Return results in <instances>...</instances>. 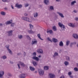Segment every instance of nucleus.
<instances>
[{
  "instance_id": "obj_1",
  "label": "nucleus",
  "mask_w": 78,
  "mask_h": 78,
  "mask_svg": "<svg viewBox=\"0 0 78 78\" xmlns=\"http://www.w3.org/2000/svg\"><path fill=\"white\" fill-rule=\"evenodd\" d=\"M68 25L69 26V27H72V28L76 27L78 26V24L77 23H75L73 24L72 23H68Z\"/></svg>"
},
{
  "instance_id": "obj_2",
  "label": "nucleus",
  "mask_w": 78,
  "mask_h": 78,
  "mask_svg": "<svg viewBox=\"0 0 78 78\" xmlns=\"http://www.w3.org/2000/svg\"><path fill=\"white\" fill-rule=\"evenodd\" d=\"M22 20H25V21H27L29 22H32V20L30 19L29 18L25 17H22Z\"/></svg>"
},
{
  "instance_id": "obj_3",
  "label": "nucleus",
  "mask_w": 78,
  "mask_h": 78,
  "mask_svg": "<svg viewBox=\"0 0 78 78\" xmlns=\"http://www.w3.org/2000/svg\"><path fill=\"white\" fill-rule=\"evenodd\" d=\"M58 26L61 28V29L62 30V31H65V30H66V27H65V26L63 24L59 22L58 23Z\"/></svg>"
},
{
  "instance_id": "obj_4",
  "label": "nucleus",
  "mask_w": 78,
  "mask_h": 78,
  "mask_svg": "<svg viewBox=\"0 0 78 78\" xmlns=\"http://www.w3.org/2000/svg\"><path fill=\"white\" fill-rule=\"evenodd\" d=\"M40 76H42L44 74V70L41 69H39L38 70Z\"/></svg>"
},
{
  "instance_id": "obj_5",
  "label": "nucleus",
  "mask_w": 78,
  "mask_h": 78,
  "mask_svg": "<svg viewBox=\"0 0 78 78\" xmlns=\"http://www.w3.org/2000/svg\"><path fill=\"white\" fill-rule=\"evenodd\" d=\"M5 47L7 48V50L8 51L9 53L11 55H12V51H11V50L9 48V45H6L5 46Z\"/></svg>"
},
{
  "instance_id": "obj_6",
  "label": "nucleus",
  "mask_w": 78,
  "mask_h": 78,
  "mask_svg": "<svg viewBox=\"0 0 78 78\" xmlns=\"http://www.w3.org/2000/svg\"><path fill=\"white\" fill-rule=\"evenodd\" d=\"M49 78H54L55 77V75L53 73H49L48 74Z\"/></svg>"
},
{
  "instance_id": "obj_7",
  "label": "nucleus",
  "mask_w": 78,
  "mask_h": 78,
  "mask_svg": "<svg viewBox=\"0 0 78 78\" xmlns=\"http://www.w3.org/2000/svg\"><path fill=\"white\" fill-rule=\"evenodd\" d=\"M37 41L36 40V39H34L32 40L31 42V44L33 45V44H37Z\"/></svg>"
},
{
  "instance_id": "obj_8",
  "label": "nucleus",
  "mask_w": 78,
  "mask_h": 78,
  "mask_svg": "<svg viewBox=\"0 0 78 78\" xmlns=\"http://www.w3.org/2000/svg\"><path fill=\"white\" fill-rule=\"evenodd\" d=\"M12 23V20H10L9 21H7L5 22V24H6V25H10Z\"/></svg>"
},
{
  "instance_id": "obj_9",
  "label": "nucleus",
  "mask_w": 78,
  "mask_h": 78,
  "mask_svg": "<svg viewBox=\"0 0 78 78\" xmlns=\"http://www.w3.org/2000/svg\"><path fill=\"white\" fill-rule=\"evenodd\" d=\"M13 31L12 30H9L7 31V33L8 34V35L9 36H11L12 35V33Z\"/></svg>"
},
{
  "instance_id": "obj_10",
  "label": "nucleus",
  "mask_w": 78,
  "mask_h": 78,
  "mask_svg": "<svg viewBox=\"0 0 78 78\" xmlns=\"http://www.w3.org/2000/svg\"><path fill=\"white\" fill-rule=\"evenodd\" d=\"M32 59H34V60H36V61H37V62H38L40 60L39 58L36 56L33 57H32Z\"/></svg>"
},
{
  "instance_id": "obj_11",
  "label": "nucleus",
  "mask_w": 78,
  "mask_h": 78,
  "mask_svg": "<svg viewBox=\"0 0 78 78\" xmlns=\"http://www.w3.org/2000/svg\"><path fill=\"white\" fill-rule=\"evenodd\" d=\"M4 75V71H0V78H3V76Z\"/></svg>"
},
{
  "instance_id": "obj_12",
  "label": "nucleus",
  "mask_w": 78,
  "mask_h": 78,
  "mask_svg": "<svg viewBox=\"0 0 78 78\" xmlns=\"http://www.w3.org/2000/svg\"><path fill=\"white\" fill-rule=\"evenodd\" d=\"M19 63H20V65L22 67H25V64L24 63L21 61L19 62Z\"/></svg>"
},
{
  "instance_id": "obj_13",
  "label": "nucleus",
  "mask_w": 78,
  "mask_h": 78,
  "mask_svg": "<svg viewBox=\"0 0 78 78\" xmlns=\"http://www.w3.org/2000/svg\"><path fill=\"white\" fill-rule=\"evenodd\" d=\"M57 13L58 14V15H59V16L62 18H64V15H63V14H62V13L59 12H57Z\"/></svg>"
},
{
  "instance_id": "obj_14",
  "label": "nucleus",
  "mask_w": 78,
  "mask_h": 78,
  "mask_svg": "<svg viewBox=\"0 0 78 78\" xmlns=\"http://www.w3.org/2000/svg\"><path fill=\"white\" fill-rule=\"evenodd\" d=\"M52 41L54 43H56V42H58V40L55 38H52Z\"/></svg>"
},
{
  "instance_id": "obj_15",
  "label": "nucleus",
  "mask_w": 78,
  "mask_h": 78,
  "mask_svg": "<svg viewBox=\"0 0 78 78\" xmlns=\"http://www.w3.org/2000/svg\"><path fill=\"white\" fill-rule=\"evenodd\" d=\"M20 78H25V74H21L19 76Z\"/></svg>"
},
{
  "instance_id": "obj_16",
  "label": "nucleus",
  "mask_w": 78,
  "mask_h": 78,
  "mask_svg": "<svg viewBox=\"0 0 78 78\" xmlns=\"http://www.w3.org/2000/svg\"><path fill=\"white\" fill-rule=\"evenodd\" d=\"M15 6L18 9L21 8L22 7V5H19L18 4H16Z\"/></svg>"
},
{
  "instance_id": "obj_17",
  "label": "nucleus",
  "mask_w": 78,
  "mask_h": 78,
  "mask_svg": "<svg viewBox=\"0 0 78 78\" xmlns=\"http://www.w3.org/2000/svg\"><path fill=\"white\" fill-rule=\"evenodd\" d=\"M37 52L38 53H43V51L41 49H39L37 51Z\"/></svg>"
},
{
  "instance_id": "obj_18",
  "label": "nucleus",
  "mask_w": 78,
  "mask_h": 78,
  "mask_svg": "<svg viewBox=\"0 0 78 78\" xmlns=\"http://www.w3.org/2000/svg\"><path fill=\"white\" fill-rule=\"evenodd\" d=\"M73 37L74 39H78V35L76 34H73Z\"/></svg>"
},
{
  "instance_id": "obj_19",
  "label": "nucleus",
  "mask_w": 78,
  "mask_h": 78,
  "mask_svg": "<svg viewBox=\"0 0 78 78\" xmlns=\"http://www.w3.org/2000/svg\"><path fill=\"white\" fill-rule=\"evenodd\" d=\"M32 63L33 65V66H34L35 67H36V66H37V62H36L35 61H32Z\"/></svg>"
},
{
  "instance_id": "obj_20",
  "label": "nucleus",
  "mask_w": 78,
  "mask_h": 78,
  "mask_svg": "<svg viewBox=\"0 0 78 78\" xmlns=\"http://www.w3.org/2000/svg\"><path fill=\"white\" fill-rule=\"evenodd\" d=\"M28 32L29 34H33V33H34V32L32 30V29H30V30H28Z\"/></svg>"
},
{
  "instance_id": "obj_21",
  "label": "nucleus",
  "mask_w": 78,
  "mask_h": 78,
  "mask_svg": "<svg viewBox=\"0 0 78 78\" xmlns=\"http://www.w3.org/2000/svg\"><path fill=\"white\" fill-rule=\"evenodd\" d=\"M37 16H38V13L37 12L36 13H34V17L35 18H36V17H37Z\"/></svg>"
},
{
  "instance_id": "obj_22",
  "label": "nucleus",
  "mask_w": 78,
  "mask_h": 78,
  "mask_svg": "<svg viewBox=\"0 0 78 78\" xmlns=\"http://www.w3.org/2000/svg\"><path fill=\"white\" fill-rule=\"evenodd\" d=\"M59 45L60 47H63V46H64V44H63V42H62V41L60 42L59 43Z\"/></svg>"
},
{
  "instance_id": "obj_23",
  "label": "nucleus",
  "mask_w": 78,
  "mask_h": 78,
  "mask_svg": "<svg viewBox=\"0 0 78 78\" xmlns=\"http://www.w3.org/2000/svg\"><path fill=\"white\" fill-rule=\"evenodd\" d=\"M57 56H58V53L56 52H55L54 53V55H53V57L55 58V57Z\"/></svg>"
},
{
  "instance_id": "obj_24",
  "label": "nucleus",
  "mask_w": 78,
  "mask_h": 78,
  "mask_svg": "<svg viewBox=\"0 0 78 78\" xmlns=\"http://www.w3.org/2000/svg\"><path fill=\"white\" fill-rule=\"evenodd\" d=\"M70 41L69 40H67L66 42V46H69V44H70Z\"/></svg>"
},
{
  "instance_id": "obj_25",
  "label": "nucleus",
  "mask_w": 78,
  "mask_h": 78,
  "mask_svg": "<svg viewBox=\"0 0 78 78\" xmlns=\"http://www.w3.org/2000/svg\"><path fill=\"white\" fill-rule=\"evenodd\" d=\"M44 69L45 70H48L49 69V67L47 66H46L44 67Z\"/></svg>"
},
{
  "instance_id": "obj_26",
  "label": "nucleus",
  "mask_w": 78,
  "mask_h": 78,
  "mask_svg": "<svg viewBox=\"0 0 78 78\" xmlns=\"http://www.w3.org/2000/svg\"><path fill=\"white\" fill-rule=\"evenodd\" d=\"M29 27L30 29V30H32V29H33V25L31 24H29Z\"/></svg>"
},
{
  "instance_id": "obj_27",
  "label": "nucleus",
  "mask_w": 78,
  "mask_h": 78,
  "mask_svg": "<svg viewBox=\"0 0 78 78\" xmlns=\"http://www.w3.org/2000/svg\"><path fill=\"white\" fill-rule=\"evenodd\" d=\"M44 2L45 5H48V3H49V0H44Z\"/></svg>"
},
{
  "instance_id": "obj_28",
  "label": "nucleus",
  "mask_w": 78,
  "mask_h": 78,
  "mask_svg": "<svg viewBox=\"0 0 78 78\" xmlns=\"http://www.w3.org/2000/svg\"><path fill=\"white\" fill-rule=\"evenodd\" d=\"M30 68L31 71H34V70H35L34 68L32 66H30Z\"/></svg>"
},
{
  "instance_id": "obj_29",
  "label": "nucleus",
  "mask_w": 78,
  "mask_h": 78,
  "mask_svg": "<svg viewBox=\"0 0 78 78\" xmlns=\"http://www.w3.org/2000/svg\"><path fill=\"white\" fill-rule=\"evenodd\" d=\"M37 36L39 39H40V40H41V41H43V40H44L41 37V35H40V34H38Z\"/></svg>"
},
{
  "instance_id": "obj_30",
  "label": "nucleus",
  "mask_w": 78,
  "mask_h": 78,
  "mask_svg": "<svg viewBox=\"0 0 78 78\" xmlns=\"http://www.w3.org/2000/svg\"><path fill=\"white\" fill-rule=\"evenodd\" d=\"M52 29L53 30H54V31H55L57 30V29H56V27L55 26H54L52 27Z\"/></svg>"
},
{
  "instance_id": "obj_31",
  "label": "nucleus",
  "mask_w": 78,
  "mask_h": 78,
  "mask_svg": "<svg viewBox=\"0 0 78 78\" xmlns=\"http://www.w3.org/2000/svg\"><path fill=\"white\" fill-rule=\"evenodd\" d=\"M1 14L2 16H5L6 15V13L3 11L1 12Z\"/></svg>"
},
{
  "instance_id": "obj_32",
  "label": "nucleus",
  "mask_w": 78,
  "mask_h": 78,
  "mask_svg": "<svg viewBox=\"0 0 78 78\" xmlns=\"http://www.w3.org/2000/svg\"><path fill=\"white\" fill-rule=\"evenodd\" d=\"M64 64L65 66H68V65L69 64V62H67V61H65L64 62Z\"/></svg>"
},
{
  "instance_id": "obj_33",
  "label": "nucleus",
  "mask_w": 78,
  "mask_h": 78,
  "mask_svg": "<svg viewBox=\"0 0 78 78\" xmlns=\"http://www.w3.org/2000/svg\"><path fill=\"white\" fill-rule=\"evenodd\" d=\"M76 1H73L72 2H71V5H74L75 3H76Z\"/></svg>"
},
{
  "instance_id": "obj_34",
  "label": "nucleus",
  "mask_w": 78,
  "mask_h": 78,
  "mask_svg": "<svg viewBox=\"0 0 78 78\" xmlns=\"http://www.w3.org/2000/svg\"><path fill=\"white\" fill-rule=\"evenodd\" d=\"M18 37L19 39H22V38H23V36L21 35H18Z\"/></svg>"
},
{
  "instance_id": "obj_35",
  "label": "nucleus",
  "mask_w": 78,
  "mask_h": 78,
  "mask_svg": "<svg viewBox=\"0 0 78 78\" xmlns=\"http://www.w3.org/2000/svg\"><path fill=\"white\" fill-rule=\"evenodd\" d=\"M66 60L68 61H70V58L68 56H67L66 57Z\"/></svg>"
},
{
  "instance_id": "obj_36",
  "label": "nucleus",
  "mask_w": 78,
  "mask_h": 78,
  "mask_svg": "<svg viewBox=\"0 0 78 78\" xmlns=\"http://www.w3.org/2000/svg\"><path fill=\"white\" fill-rule=\"evenodd\" d=\"M1 58L3 59H5L7 58V57L5 55H3L1 57Z\"/></svg>"
},
{
  "instance_id": "obj_37",
  "label": "nucleus",
  "mask_w": 78,
  "mask_h": 78,
  "mask_svg": "<svg viewBox=\"0 0 78 78\" xmlns=\"http://www.w3.org/2000/svg\"><path fill=\"white\" fill-rule=\"evenodd\" d=\"M7 74V75L10 77H11V76H12V74H11L10 73H8Z\"/></svg>"
},
{
  "instance_id": "obj_38",
  "label": "nucleus",
  "mask_w": 78,
  "mask_h": 78,
  "mask_svg": "<svg viewBox=\"0 0 78 78\" xmlns=\"http://www.w3.org/2000/svg\"><path fill=\"white\" fill-rule=\"evenodd\" d=\"M24 5L25 7H27V6H29V4L28 3H26L24 4Z\"/></svg>"
},
{
  "instance_id": "obj_39",
  "label": "nucleus",
  "mask_w": 78,
  "mask_h": 78,
  "mask_svg": "<svg viewBox=\"0 0 78 78\" xmlns=\"http://www.w3.org/2000/svg\"><path fill=\"white\" fill-rule=\"evenodd\" d=\"M50 9H51V10H54V8H53V6H50Z\"/></svg>"
},
{
  "instance_id": "obj_40",
  "label": "nucleus",
  "mask_w": 78,
  "mask_h": 78,
  "mask_svg": "<svg viewBox=\"0 0 78 78\" xmlns=\"http://www.w3.org/2000/svg\"><path fill=\"white\" fill-rule=\"evenodd\" d=\"M74 71H78V69L76 67L75 68H74Z\"/></svg>"
},
{
  "instance_id": "obj_41",
  "label": "nucleus",
  "mask_w": 78,
  "mask_h": 78,
  "mask_svg": "<svg viewBox=\"0 0 78 78\" xmlns=\"http://www.w3.org/2000/svg\"><path fill=\"white\" fill-rule=\"evenodd\" d=\"M26 37L28 39H29V40H30L31 39V38H30V37L29 36L27 35Z\"/></svg>"
},
{
  "instance_id": "obj_42",
  "label": "nucleus",
  "mask_w": 78,
  "mask_h": 78,
  "mask_svg": "<svg viewBox=\"0 0 78 78\" xmlns=\"http://www.w3.org/2000/svg\"><path fill=\"white\" fill-rule=\"evenodd\" d=\"M14 25H15V23H12L11 24V27H14Z\"/></svg>"
},
{
  "instance_id": "obj_43",
  "label": "nucleus",
  "mask_w": 78,
  "mask_h": 78,
  "mask_svg": "<svg viewBox=\"0 0 78 78\" xmlns=\"http://www.w3.org/2000/svg\"><path fill=\"white\" fill-rule=\"evenodd\" d=\"M47 39L49 41H50L51 42H52V41L51 40V39L50 38L48 37L47 38Z\"/></svg>"
},
{
  "instance_id": "obj_44",
  "label": "nucleus",
  "mask_w": 78,
  "mask_h": 78,
  "mask_svg": "<svg viewBox=\"0 0 78 78\" xmlns=\"http://www.w3.org/2000/svg\"><path fill=\"white\" fill-rule=\"evenodd\" d=\"M68 75L69 76H70V75H72V72H69L68 73Z\"/></svg>"
},
{
  "instance_id": "obj_45",
  "label": "nucleus",
  "mask_w": 78,
  "mask_h": 78,
  "mask_svg": "<svg viewBox=\"0 0 78 78\" xmlns=\"http://www.w3.org/2000/svg\"><path fill=\"white\" fill-rule=\"evenodd\" d=\"M73 44V43H71V44H70V45H69L70 47H72Z\"/></svg>"
},
{
  "instance_id": "obj_46",
  "label": "nucleus",
  "mask_w": 78,
  "mask_h": 78,
  "mask_svg": "<svg viewBox=\"0 0 78 78\" xmlns=\"http://www.w3.org/2000/svg\"><path fill=\"white\" fill-rule=\"evenodd\" d=\"M17 66H18V68L19 69H20V65L19 63L17 64Z\"/></svg>"
},
{
  "instance_id": "obj_47",
  "label": "nucleus",
  "mask_w": 78,
  "mask_h": 78,
  "mask_svg": "<svg viewBox=\"0 0 78 78\" xmlns=\"http://www.w3.org/2000/svg\"><path fill=\"white\" fill-rule=\"evenodd\" d=\"M74 20L76 21H78V17H76L74 19Z\"/></svg>"
},
{
  "instance_id": "obj_48",
  "label": "nucleus",
  "mask_w": 78,
  "mask_h": 78,
  "mask_svg": "<svg viewBox=\"0 0 78 78\" xmlns=\"http://www.w3.org/2000/svg\"><path fill=\"white\" fill-rule=\"evenodd\" d=\"M49 33L50 34H52V33H53V31H52V30H50Z\"/></svg>"
},
{
  "instance_id": "obj_49",
  "label": "nucleus",
  "mask_w": 78,
  "mask_h": 78,
  "mask_svg": "<svg viewBox=\"0 0 78 78\" xmlns=\"http://www.w3.org/2000/svg\"><path fill=\"white\" fill-rule=\"evenodd\" d=\"M33 55L34 56H36V53L35 52H34Z\"/></svg>"
},
{
  "instance_id": "obj_50",
  "label": "nucleus",
  "mask_w": 78,
  "mask_h": 78,
  "mask_svg": "<svg viewBox=\"0 0 78 78\" xmlns=\"http://www.w3.org/2000/svg\"><path fill=\"white\" fill-rule=\"evenodd\" d=\"M23 56H25V55H26V53L25 52H24V53L23 54Z\"/></svg>"
},
{
  "instance_id": "obj_51",
  "label": "nucleus",
  "mask_w": 78,
  "mask_h": 78,
  "mask_svg": "<svg viewBox=\"0 0 78 78\" xmlns=\"http://www.w3.org/2000/svg\"><path fill=\"white\" fill-rule=\"evenodd\" d=\"M2 2H7V0H2Z\"/></svg>"
},
{
  "instance_id": "obj_52",
  "label": "nucleus",
  "mask_w": 78,
  "mask_h": 78,
  "mask_svg": "<svg viewBox=\"0 0 78 78\" xmlns=\"http://www.w3.org/2000/svg\"><path fill=\"white\" fill-rule=\"evenodd\" d=\"M73 12H75V13H76L77 12V11H76V10H74L73 11Z\"/></svg>"
},
{
  "instance_id": "obj_53",
  "label": "nucleus",
  "mask_w": 78,
  "mask_h": 78,
  "mask_svg": "<svg viewBox=\"0 0 78 78\" xmlns=\"http://www.w3.org/2000/svg\"><path fill=\"white\" fill-rule=\"evenodd\" d=\"M48 30V29H47V33H50V30Z\"/></svg>"
},
{
  "instance_id": "obj_54",
  "label": "nucleus",
  "mask_w": 78,
  "mask_h": 78,
  "mask_svg": "<svg viewBox=\"0 0 78 78\" xmlns=\"http://www.w3.org/2000/svg\"><path fill=\"white\" fill-rule=\"evenodd\" d=\"M21 55V53H18L17 54V55H18V56H19V55Z\"/></svg>"
},
{
  "instance_id": "obj_55",
  "label": "nucleus",
  "mask_w": 78,
  "mask_h": 78,
  "mask_svg": "<svg viewBox=\"0 0 78 78\" xmlns=\"http://www.w3.org/2000/svg\"><path fill=\"white\" fill-rule=\"evenodd\" d=\"M10 64H13V62L11 61H10Z\"/></svg>"
},
{
  "instance_id": "obj_56",
  "label": "nucleus",
  "mask_w": 78,
  "mask_h": 78,
  "mask_svg": "<svg viewBox=\"0 0 78 78\" xmlns=\"http://www.w3.org/2000/svg\"><path fill=\"white\" fill-rule=\"evenodd\" d=\"M69 77H70V78H73V76H72L71 75L69 76Z\"/></svg>"
},
{
  "instance_id": "obj_57",
  "label": "nucleus",
  "mask_w": 78,
  "mask_h": 78,
  "mask_svg": "<svg viewBox=\"0 0 78 78\" xmlns=\"http://www.w3.org/2000/svg\"><path fill=\"white\" fill-rule=\"evenodd\" d=\"M11 8H12V9H14V7H13V6H12V5H11Z\"/></svg>"
},
{
  "instance_id": "obj_58",
  "label": "nucleus",
  "mask_w": 78,
  "mask_h": 78,
  "mask_svg": "<svg viewBox=\"0 0 78 78\" xmlns=\"http://www.w3.org/2000/svg\"><path fill=\"white\" fill-rule=\"evenodd\" d=\"M24 16H27V14L25 13L24 14Z\"/></svg>"
},
{
  "instance_id": "obj_59",
  "label": "nucleus",
  "mask_w": 78,
  "mask_h": 78,
  "mask_svg": "<svg viewBox=\"0 0 78 78\" xmlns=\"http://www.w3.org/2000/svg\"><path fill=\"white\" fill-rule=\"evenodd\" d=\"M56 2H60V0H56Z\"/></svg>"
},
{
  "instance_id": "obj_60",
  "label": "nucleus",
  "mask_w": 78,
  "mask_h": 78,
  "mask_svg": "<svg viewBox=\"0 0 78 78\" xmlns=\"http://www.w3.org/2000/svg\"><path fill=\"white\" fill-rule=\"evenodd\" d=\"M3 25V24L1 23H0V26H2Z\"/></svg>"
},
{
  "instance_id": "obj_61",
  "label": "nucleus",
  "mask_w": 78,
  "mask_h": 78,
  "mask_svg": "<svg viewBox=\"0 0 78 78\" xmlns=\"http://www.w3.org/2000/svg\"><path fill=\"white\" fill-rule=\"evenodd\" d=\"M38 57L39 58H41V55H39L38 56Z\"/></svg>"
},
{
  "instance_id": "obj_62",
  "label": "nucleus",
  "mask_w": 78,
  "mask_h": 78,
  "mask_svg": "<svg viewBox=\"0 0 78 78\" xmlns=\"http://www.w3.org/2000/svg\"><path fill=\"white\" fill-rule=\"evenodd\" d=\"M77 47L78 48V43L77 44Z\"/></svg>"
},
{
  "instance_id": "obj_63",
  "label": "nucleus",
  "mask_w": 78,
  "mask_h": 78,
  "mask_svg": "<svg viewBox=\"0 0 78 78\" xmlns=\"http://www.w3.org/2000/svg\"><path fill=\"white\" fill-rule=\"evenodd\" d=\"M5 9H7V8H5Z\"/></svg>"
},
{
  "instance_id": "obj_64",
  "label": "nucleus",
  "mask_w": 78,
  "mask_h": 78,
  "mask_svg": "<svg viewBox=\"0 0 78 78\" xmlns=\"http://www.w3.org/2000/svg\"><path fill=\"white\" fill-rule=\"evenodd\" d=\"M35 73H37V72L36 71V72H35Z\"/></svg>"
}]
</instances>
